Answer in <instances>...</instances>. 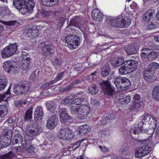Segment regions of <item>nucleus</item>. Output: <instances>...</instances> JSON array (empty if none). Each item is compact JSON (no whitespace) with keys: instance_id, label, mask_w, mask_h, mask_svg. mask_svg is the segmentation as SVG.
I'll return each instance as SVG.
<instances>
[{"instance_id":"393cba45","label":"nucleus","mask_w":159,"mask_h":159,"mask_svg":"<svg viewBox=\"0 0 159 159\" xmlns=\"http://www.w3.org/2000/svg\"><path fill=\"white\" fill-rule=\"evenodd\" d=\"M141 57L143 60L146 62L149 61L148 54L150 53V49L148 48H144L142 50Z\"/></svg>"},{"instance_id":"49530a36","label":"nucleus","mask_w":159,"mask_h":159,"mask_svg":"<svg viewBox=\"0 0 159 159\" xmlns=\"http://www.w3.org/2000/svg\"><path fill=\"white\" fill-rule=\"evenodd\" d=\"M152 73H148L147 71H146L144 73V79L147 81H149L150 80H152V77L151 75Z\"/></svg>"},{"instance_id":"2eb2a0df","label":"nucleus","mask_w":159,"mask_h":159,"mask_svg":"<svg viewBox=\"0 0 159 159\" xmlns=\"http://www.w3.org/2000/svg\"><path fill=\"white\" fill-rule=\"evenodd\" d=\"M39 47L42 46V50L41 51V53L45 56H47L52 52V47L50 45H44V43L39 44Z\"/></svg>"},{"instance_id":"bb28decb","label":"nucleus","mask_w":159,"mask_h":159,"mask_svg":"<svg viewBox=\"0 0 159 159\" xmlns=\"http://www.w3.org/2000/svg\"><path fill=\"white\" fill-rule=\"evenodd\" d=\"M90 128L87 125H84L80 126L77 129V132L80 134H84L89 131Z\"/></svg>"},{"instance_id":"052dcab7","label":"nucleus","mask_w":159,"mask_h":159,"mask_svg":"<svg viewBox=\"0 0 159 159\" xmlns=\"http://www.w3.org/2000/svg\"><path fill=\"white\" fill-rule=\"evenodd\" d=\"M144 121L141 120V121L139 123L138 125V129H139V131H141L142 132H143L144 131L143 129V127H142V126L144 124Z\"/></svg>"},{"instance_id":"cd10ccee","label":"nucleus","mask_w":159,"mask_h":159,"mask_svg":"<svg viewBox=\"0 0 159 159\" xmlns=\"http://www.w3.org/2000/svg\"><path fill=\"white\" fill-rule=\"evenodd\" d=\"M66 43L70 48H76L80 44L79 40H66Z\"/></svg>"},{"instance_id":"4468645a","label":"nucleus","mask_w":159,"mask_h":159,"mask_svg":"<svg viewBox=\"0 0 159 159\" xmlns=\"http://www.w3.org/2000/svg\"><path fill=\"white\" fill-rule=\"evenodd\" d=\"M126 66L128 67L130 73L135 70L137 68V62L134 60H129L125 61Z\"/></svg>"},{"instance_id":"4be33fe9","label":"nucleus","mask_w":159,"mask_h":159,"mask_svg":"<svg viewBox=\"0 0 159 159\" xmlns=\"http://www.w3.org/2000/svg\"><path fill=\"white\" fill-rule=\"evenodd\" d=\"M43 115V112L42 109L41 107H38L36 109L34 112V116L35 120H38L39 119H41Z\"/></svg>"},{"instance_id":"ddd939ff","label":"nucleus","mask_w":159,"mask_h":159,"mask_svg":"<svg viewBox=\"0 0 159 159\" xmlns=\"http://www.w3.org/2000/svg\"><path fill=\"white\" fill-rule=\"evenodd\" d=\"M58 119L56 116H53L47 121V127L50 129H54L57 125Z\"/></svg>"},{"instance_id":"6e6d98bb","label":"nucleus","mask_w":159,"mask_h":159,"mask_svg":"<svg viewBox=\"0 0 159 159\" xmlns=\"http://www.w3.org/2000/svg\"><path fill=\"white\" fill-rule=\"evenodd\" d=\"M156 25L153 22H149L148 23L147 25V28L149 30H152L156 28Z\"/></svg>"},{"instance_id":"6e6552de","label":"nucleus","mask_w":159,"mask_h":159,"mask_svg":"<svg viewBox=\"0 0 159 159\" xmlns=\"http://www.w3.org/2000/svg\"><path fill=\"white\" fill-rule=\"evenodd\" d=\"M26 129L25 134L30 137H32L37 134L39 132V128L38 126L33 127L30 124L27 125Z\"/></svg>"},{"instance_id":"9d476101","label":"nucleus","mask_w":159,"mask_h":159,"mask_svg":"<svg viewBox=\"0 0 159 159\" xmlns=\"http://www.w3.org/2000/svg\"><path fill=\"white\" fill-rule=\"evenodd\" d=\"M102 89L105 94L112 96L114 93V90L111 87V83L108 81L102 84Z\"/></svg>"},{"instance_id":"79ce46f5","label":"nucleus","mask_w":159,"mask_h":159,"mask_svg":"<svg viewBox=\"0 0 159 159\" xmlns=\"http://www.w3.org/2000/svg\"><path fill=\"white\" fill-rule=\"evenodd\" d=\"M82 29L84 30L82 31H84L83 34L84 37L85 38V40H88L89 39V36L88 34H87L85 32V31H86L87 32H90V31L89 30V28L88 27V26H86V25H83V27L82 28Z\"/></svg>"},{"instance_id":"e433bc0d","label":"nucleus","mask_w":159,"mask_h":159,"mask_svg":"<svg viewBox=\"0 0 159 159\" xmlns=\"http://www.w3.org/2000/svg\"><path fill=\"white\" fill-rule=\"evenodd\" d=\"M7 111V107L4 105H0V117H2L6 115Z\"/></svg>"},{"instance_id":"7c9ffc66","label":"nucleus","mask_w":159,"mask_h":159,"mask_svg":"<svg viewBox=\"0 0 159 159\" xmlns=\"http://www.w3.org/2000/svg\"><path fill=\"white\" fill-rule=\"evenodd\" d=\"M152 97L155 100L159 101V85L154 88L152 91Z\"/></svg>"},{"instance_id":"09e8293b","label":"nucleus","mask_w":159,"mask_h":159,"mask_svg":"<svg viewBox=\"0 0 159 159\" xmlns=\"http://www.w3.org/2000/svg\"><path fill=\"white\" fill-rule=\"evenodd\" d=\"M14 155V154L12 152L10 151L7 154L2 156L0 157V159H11V158Z\"/></svg>"},{"instance_id":"13d9d810","label":"nucleus","mask_w":159,"mask_h":159,"mask_svg":"<svg viewBox=\"0 0 159 159\" xmlns=\"http://www.w3.org/2000/svg\"><path fill=\"white\" fill-rule=\"evenodd\" d=\"M10 94V92L9 89L8 90L7 92L5 94H0V102L3 100V99L6 98V95H8Z\"/></svg>"},{"instance_id":"f257e3e1","label":"nucleus","mask_w":159,"mask_h":159,"mask_svg":"<svg viewBox=\"0 0 159 159\" xmlns=\"http://www.w3.org/2000/svg\"><path fill=\"white\" fill-rule=\"evenodd\" d=\"M79 100L75 101L76 104L71 106L70 111L72 114L77 115V117L80 119H84L87 117L90 111L89 107L85 104H81L87 98L85 94H83L79 96Z\"/></svg>"},{"instance_id":"a19ab883","label":"nucleus","mask_w":159,"mask_h":159,"mask_svg":"<svg viewBox=\"0 0 159 159\" xmlns=\"http://www.w3.org/2000/svg\"><path fill=\"white\" fill-rule=\"evenodd\" d=\"M150 52L148 54L149 61H151L156 59L157 56V54L154 51H151L150 49Z\"/></svg>"},{"instance_id":"423d86ee","label":"nucleus","mask_w":159,"mask_h":159,"mask_svg":"<svg viewBox=\"0 0 159 159\" xmlns=\"http://www.w3.org/2000/svg\"><path fill=\"white\" fill-rule=\"evenodd\" d=\"M17 50V45L15 43L11 44L4 48L1 52L3 58L9 57L14 55Z\"/></svg>"},{"instance_id":"473e14b6","label":"nucleus","mask_w":159,"mask_h":159,"mask_svg":"<svg viewBox=\"0 0 159 159\" xmlns=\"http://www.w3.org/2000/svg\"><path fill=\"white\" fill-rule=\"evenodd\" d=\"M46 106L48 110L51 111L55 109L57 107V104L53 101H48L47 102Z\"/></svg>"},{"instance_id":"f704fd0d","label":"nucleus","mask_w":159,"mask_h":159,"mask_svg":"<svg viewBox=\"0 0 159 159\" xmlns=\"http://www.w3.org/2000/svg\"><path fill=\"white\" fill-rule=\"evenodd\" d=\"M123 64L124 65L123 66V65L119 70L120 73L122 75L126 74L128 73H130L128 67L126 66L125 62L123 63Z\"/></svg>"},{"instance_id":"ea45409f","label":"nucleus","mask_w":159,"mask_h":159,"mask_svg":"<svg viewBox=\"0 0 159 159\" xmlns=\"http://www.w3.org/2000/svg\"><path fill=\"white\" fill-rule=\"evenodd\" d=\"M12 130L10 129H6L2 133V136L7 137L8 138H11Z\"/></svg>"},{"instance_id":"2f4dec72","label":"nucleus","mask_w":159,"mask_h":159,"mask_svg":"<svg viewBox=\"0 0 159 159\" xmlns=\"http://www.w3.org/2000/svg\"><path fill=\"white\" fill-rule=\"evenodd\" d=\"M0 22L5 25L8 26H18L19 23L16 20H10L8 21H3L0 20Z\"/></svg>"},{"instance_id":"a211bd4d","label":"nucleus","mask_w":159,"mask_h":159,"mask_svg":"<svg viewBox=\"0 0 159 159\" xmlns=\"http://www.w3.org/2000/svg\"><path fill=\"white\" fill-rule=\"evenodd\" d=\"M92 16L94 20L102 21L103 18V15L97 9H94L92 12Z\"/></svg>"},{"instance_id":"b1692460","label":"nucleus","mask_w":159,"mask_h":159,"mask_svg":"<svg viewBox=\"0 0 159 159\" xmlns=\"http://www.w3.org/2000/svg\"><path fill=\"white\" fill-rule=\"evenodd\" d=\"M70 117L67 114L66 110L65 109H62L61 112L60 119L63 122L68 121L70 119Z\"/></svg>"},{"instance_id":"37998d69","label":"nucleus","mask_w":159,"mask_h":159,"mask_svg":"<svg viewBox=\"0 0 159 159\" xmlns=\"http://www.w3.org/2000/svg\"><path fill=\"white\" fill-rule=\"evenodd\" d=\"M52 62L54 66L57 67L61 65V60L58 58H55L52 59Z\"/></svg>"},{"instance_id":"dca6fc26","label":"nucleus","mask_w":159,"mask_h":159,"mask_svg":"<svg viewBox=\"0 0 159 159\" xmlns=\"http://www.w3.org/2000/svg\"><path fill=\"white\" fill-rule=\"evenodd\" d=\"M80 96L81 95L79 93L77 94V96H75L73 98L66 97L61 102V103L65 105L71 104L70 107L71 108V106L73 104H76L75 101L76 100L78 101L79 100L78 96Z\"/></svg>"},{"instance_id":"c756f323","label":"nucleus","mask_w":159,"mask_h":159,"mask_svg":"<svg viewBox=\"0 0 159 159\" xmlns=\"http://www.w3.org/2000/svg\"><path fill=\"white\" fill-rule=\"evenodd\" d=\"M37 27L35 25L31 24L27 26L25 29V31L26 33H31L33 31H36Z\"/></svg>"},{"instance_id":"58836bf2","label":"nucleus","mask_w":159,"mask_h":159,"mask_svg":"<svg viewBox=\"0 0 159 159\" xmlns=\"http://www.w3.org/2000/svg\"><path fill=\"white\" fill-rule=\"evenodd\" d=\"M148 121L149 125H152L155 128H156V120L154 116L149 115V117L148 118Z\"/></svg>"},{"instance_id":"a18cd8bd","label":"nucleus","mask_w":159,"mask_h":159,"mask_svg":"<svg viewBox=\"0 0 159 159\" xmlns=\"http://www.w3.org/2000/svg\"><path fill=\"white\" fill-rule=\"evenodd\" d=\"M65 73V72H62L61 73L59 74L55 79L51 81V84H53L56 82L61 79L63 77V76L64 75Z\"/></svg>"},{"instance_id":"c85d7f7f","label":"nucleus","mask_w":159,"mask_h":159,"mask_svg":"<svg viewBox=\"0 0 159 159\" xmlns=\"http://www.w3.org/2000/svg\"><path fill=\"white\" fill-rule=\"evenodd\" d=\"M67 129V128H63L59 131L58 136L61 139L63 140H66Z\"/></svg>"},{"instance_id":"4d7b16f0","label":"nucleus","mask_w":159,"mask_h":159,"mask_svg":"<svg viewBox=\"0 0 159 159\" xmlns=\"http://www.w3.org/2000/svg\"><path fill=\"white\" fill-rule=\"evenodd\" d=\"M42 4L47 7H50L51 6L49 0H41Z\"/></svg>"},{"instance_id":"0eeeda50","label":"nucleus","mask_w":159,"mask_h":159,"mask_svg":"<svg viewBox=\"0 0 159 159\" xmlns=\"http://www.w3.org/2000/svg\"><path fill=\"white\" fill-rule=\"evenodd\" d=\"M30 89L29 84L27 82H23L18 84V85L14 89L15 94L21 95L26 93Z\"/></svg>"},{"instance_id":"774afa93","label":"nucleus","mask_w":159,"mask_h":159,"mask_svg":"<svg viewBox=\"0 0 159 159\" xmlns=\"http://www.w3.org/2000/svg\"><path fill=\"white\" fill-rule=\"evenodd\" d=\"M99 147L102 151L104 152H106L108 150V149L107 148L103 146H100Z\"/></svg>"},{"instance_id":"aec40b11","label":"nucleus","mask_w":159,"mask_h":159,"mask_svg":"<svg viewBox=\"0 0 159 159\" xmlns=\"http://www.w3.org/2000/svg\"><path fill=\"white\" fill-rule=\"evenodd\" d=\"M153 11L151 10L147 11L143 16V19L145 22L149 21L151 19H152L155 15Z\"/></svg>"},{"instance_id":"338daca9","label":"nucleus","mask_w":159,"mask_h":159,"mask_svg":"<svg viewBox=\"0 0 159 159\" xmlns=\"http://www.w3.org/2000/svg\"><path fill=\"white\" fill-rule=\"evenodd\" d=\"M52 84H51V82L45 83L43 84L41 86V88L43 89H47L49 87L50 85Z\"/></svg>"},{"instance_id":"8fccbe9b","label":"nucleus","mask_w":159,"mask_h":159,"mask_svg":"<svg viewBox=\"0 0 159 159\" xmlns=\"http://www.w3.org/2000/svg\"><path fill=\"white\" fill-rule=\"evenodd\" d=\"M2 14L3 16L8 15L10 14L11 11L7 7H3Z\"/></svg>"},{"instance_id":"f3484780","label":"nucleus","mask_w":159,"mask_h":159,"mask_svg":"<svg viewBox=\"0 0 159 159\" xmlns=\"http://www.w3.org/2000/svg\"><path fill=\"white\" fill-rule=\"evenodd\" d=\"M10 137L1 136L0 137V145L2 148H5L9 146L11 143Z\"/></svg>"},{"instance_id":"69168bd1","label":"nucleus","mask_w":159,"mask_h":159,"mask_svg":"<svg viewBox=\"0 0 159 159\" xmlns=\"http://www.w3.org/2000/svg\"><path fill=\"white\" fill-rule=\"evenodd\" d=\"M75 26L74 25L68 26V28L73 33H77V30L76 29H75Z\"/></svg>"},{"instance_id":"20e7f679","label":"nucleus","mask_w":159,"mask_h":159,"mask_svg":"<svg viewBox=\"0 0 159 159\" xmlns=\"http://www.w3.org/2000/svg\"><path fill=\"white\" fill-rule=\"evenodd\" d=\"M148 139H147L143 142V145L136 150L135 156L138 158L143 157L149 154L151 151L152 147L147 143Z\"/></svg>"},{"instance_id":"72a5a7b5","label":"nucleus","mask_w":159,"mask_h":159,"mask_svg":"<svg viewBox=\"0 0 159 159\" xmlns=\"http://www.w3.org/2000/svg\"><path fill=\"white\" fill-rule=\"evenodd\" d=\"M23 138L19 134H16L15 135L13 139V143L17 144L21 143L23 142Z\"/></svg>"},{"instance_id":"412c9836","label":"nucleus","mask_w":159,"mask_h":159,"mask_svg":"<svg viewBox=\"0 0 159 159\" xmlns=\"http://www.w3.org/2000/svg\"><path fill=\"white\" fill-rule=\"evenodd\" d=\"M124 58L121 57H118L112 59L111 61V65L114 67H117L120 66L123 63Z\"/></svg>"},{"instance_id":"3c124183","label":"nucleus","mask_w":159,"mask_h":159,"mask_svg":"<svg viewBox=\"0 0 159 159\" xmlns=\"http://www.w3.org/2000/svg\"><path fill=\"white\" fill-rule=\"evenodd\" d=\"M7 84V82L5 79H0V90L3 89Z\"/></svg>"},{"instance_id":"de8ad7c7","label":"nucleus","mask_w":159,"mask_h":159,"mask_svg":"<svg viewBox=\"0 0 159 159\" xmlns=\"http://www.w3.org/2000/svg\"><path fill=\"white\" fill-rule=\"evenodd\" d=\"M80 40L79 37L77 35L70 34L67 35L65 37V40Z\"/></svg>"},{"instance_id":"0e129e2a","label":"nucleus","mask_w":159,"mask_h":159,"mask_svg":"<svg viewBox=\"0 0 159 159\" xmlns=\"http://www.w3.org/2000/svg\"><path fill=\"white\" fill-rule=\"evenodd\" d=\"M38 79L37 77L35 75L33 74L30 77V80L31 83L33 82V81L34 82L36 81Z\"/></svg>"},{"instance_id":"4c0bfd02","label":"nucleus","mask_w":159,"mask_h":159,"mask_svg":"<svg viewBox=\"0 0 159 159\" xmlns=\"http://www.w3.org/2000/svg\"><path fill=\"white\" fill-rule=\"evenodd\" d=\"M32 108H30L26 111L25 119V120H30L32 118Z\"/></svg>"},{"instance_id":"f8f14e48","label":"nucleus","mask_w":159,"mask_h":159,"mask_svg":"<svg viewBox=\"0 0 159 159\" xmlns=\"http://www.w3.org/2000/svg\"><path fill=\"white\" fill-rule=\"evenodd\" d=\"M116 100L120 103L125 104L130 102V98L129 96H127L124 94H121L119 95V97H116Z\"/></svg>"},{"instance_id":"bf43d9fd","label":"nucleus","mask_w":159,"mask_h":159,"mask_svg":"<svg viewBox=\"0 0 159 159\" xmlns=\"http://www.w3.org/2000/svg\"><path fill=\"white\" fill-rule=\"evenodd\" d=\"M149 117V115L145 113L140 117L141 120L144 121H147L148 120V118Z\"/></svg>"},{"instance_id":"1a4fd4ad","label":"nucleus","mask_w":159,"mask_h":159,"mask_svg":"<svg viewBox=\"0 0 159 159\" xmlns=\"http://www.w3.org/2000/svg\"><path fill=\"white\" fill-rule=\"evenodd\" d=\"M3 66L4 70L7 73L11 74L16 73L17 68L12 64L10 61L7 60L5 61L3 63Z\"/></svg>"},{"instance_id":"e2e57ef3","label":"nucleus","mask_w":159,"mask_h":159,"mask_svg":"<svg viewBox=\"0 0 159 159\" xmlns=\"http://www.w3.org/2000/svg\"><path fill=\"white\" fill-rule=\"evenodd\" d=\"M155 128L154 126H153L152 127H151V128H150L148 130H147V132H145L148 134H149L152 135L154 133Z\"/></svg>"},{"instance_id":"9b49d317","label":"nucleus","mask_w":159,"mask_h":159,"mask_svg":"<svg viewBox=\"0 0 159 159\" xmlns=\"http://www.w3.org/2000/svg\"><path fill=\"white\" fill-rule=\"evenodd\" d=\"M81 20L80 17L78 16H75L70 20L68 26L74 25L75 27L83 31L84 30L82 29V28L83 26L81 24Z\"/></svg>"},{"instance_id":"5701e85b","label":"nucleus","mask_w":159,"mask_h":159,"mask_svg":"<svg viewBox=\"0 0 159 159\" xmlns=\"http://www.w3.org/2000/svg\"><path fill=\"white\" fill-rule=\"evenodd\" d=\"M159 68V65L156 62H152L150 64L147 68V72L153 74L154 72Z\"/></svg>"},{"instance_id":"5fc2aeb1","label":"nucleus","mask_w":159,"mask_h":159,"mask_svg":"<svg viewBox=\"0 0 159 159\" xmlns=\"http://www.w3.org/2000/svg\"><path fill=\"white\" fill-rule=\"evenodd\" d=\"M25 146L26 149L29 152H32L34 151V148L33 146L29 144V143H28L25 142Z\"/></svg>"},{"instance_id":"864d4df0","label":"nucleus","mask_w":159,"mask_h":159,"mask_svg":"<svg viewBox=\"0 0 159 159\" xmlns=\"http://www.w3.org/2000/svg\"><path fill=\"white\" fill-rule=\"evenodd\" d=\"M89 91L91 94H96L98 92V89L95 86H92L89 88Z\"/></svg>"},{"instance_id":"a878e982","label":"nucleus","mask_w":159,"mask_h":159,"mask_svg":"<svg viewBox=\"0 0 159 159\" xmlns=\"http://www.w3.org/2000/svg\"><path fill=\"white\" fill-rule=\"evenodd\" d=\"M30 59L29 57L23 59L21 65V68L22 70L26 71L28 70L30 63Z\"/></svg>"},{"instance_id":"c9c22d12","label":"nucleus","mask_w":159,"mask_h":159,"mask_svg":"<svg viewBox=\"0 0 159 159\" xmlns=\"http://www.w3.org/2000/svg\"><path fill=\"white\" fill-rule=\"evenodd\" d=\"M66 132V140H70L73 139L75 135L74 132L68 128Z\"/></svg>"},{"instance_id":"39448f33","label":"nucleus","mask_w":159,"mask_h":159,"mask_svg":"<svg viewBox=\"0 0 159 159\" xmlns=\"http://www.w3.org/2000/svg\"><path fill=\"white\" fill-rule=\"evenodd\" d=\"M114 83L117 89L119 90H124L130 87V83L129 80L125 77H120L115 79Z\"/></svg>"},{"instance_id":"680f3d73","label":"nucleus","mask_w":159,"mask_h":159,"mask_svg":"<svg viewBox=\"0 0 159 159\" xmlns=\"http://www.w3.org/2000/svg\"><path fill=\"white\" fill-rule=\"evenodd\" d=\"M137 127H136L135 128H132L131 129H130V133L131 134H136L137 133L138 134V132H139V130L138 129H136V128Z\"/></svg>"},{"instance_id":"603ef678","label":"nucleus","mask_w":159,"mask_h":159,"mask_svg":"<svg viewBox=\"0 0 159 159\" xmlns=\"http://www.w3.org/2000/svg\"><path fill=\"white\" fill-rule=\"evenodd\" d=\"M134 104L135 107H138L139 106L140 96L138 94H136L134 97Z\"/></svg>"},{"instance_id":"7ed1b4c3","label":"nucleus","mask_w":159,"mask_h":159,"mask_svg":"<svg viewBox=\"0 0 159 159\" xmlns=\"http://www.w3.org/2000/svg\"><path fill=\"white\" fill-rule=\"evenodd\" d=\"M131 20L129 18L126 20L124 18H116L111 19L109 23L111 26L116 28H125L128 27L130 24Z\"/></svg>"},{"instance_id":"c03bdc74","label":"nucleus","mask_w":159,"mask_h":159,"mask_svg":"<svg viewBox=\"0 0 159 159\" xmlns=\"http://www.w3.org/2000/svg\"><path fill=\"white\" fill-rule=\"evenodd\" d=\"M109 70V68L108 66L104 67L102 70V75L103 77H105L108 74Z\"/></svg>"},{"instance_id":"6ab92c4d","label":"nucleus","mask_w":159,"mask_h":159,"mask_svg":"<svg viewBox=\"0 0 159 159\" xmlns=\"http://www.w3.org/2000/svg\"><path fill=\"white\" fill-rule=\"evenodd\" d=\"M140 46L139 44L137 43H134L128 47L125 50L126 53L128 55L134 54L137 52V49H138Z\"/></svg>"},{"instance_id":"f03ea898","label":"nucleus","mask_w":159,"mask_h":159,"mask_svg":"<svg viewBox=\"0 0 159 159\" xmlns=\"http://www.w3.org/2000/svg\"><path fill=\"white\" fill-rule=\"evenodd\" d=\"M13 4L23 15L32 11L35 6L33 0H13Z\"/></svg>"}]
</instances>
